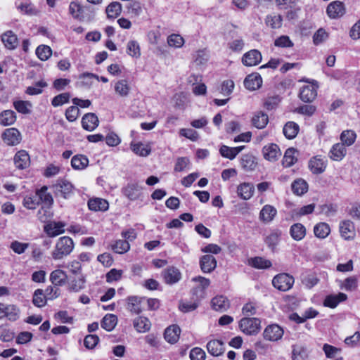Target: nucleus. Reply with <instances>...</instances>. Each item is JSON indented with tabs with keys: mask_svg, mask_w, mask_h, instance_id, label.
<instances>
[{
	"mask_svg": "<svg viewBox=\"0 0 360 360\" xmlns=\"http://www.w3.org/2000/svg\"><path fill=\"white\" fill-rule=\"evenodd\" d=\"M208 352L214 356L222 355L225 351L224 344L219 340H212L206 345Z\"/></svg>",
	"mask_w": 360,
	"mask_h": 360,
	"instance_id": "f3484780",
	"label": "nucleus"
},
{
	"mask_svg": "<svg viewBox=\"0 0 360 360\" xmlns=\"http://www.w3.org/2000/svg\"><path fill=\"white\" fill-rule=\"evenodd\" d=\"M167 43L171 47L180 48L184 45V39L179 34H172L168 37Z\"/></svg>",
	"mask_w": 360,
	"mask_h": 360,
	"instance_id": "0e129e2a",
	"label": "nucleus"
},
{
	"mask_svg": "<svg viewBox=\"0 0 360 360\" xmlns=\"http://www.w3.org/2000/svg\"><path fill=\"white\" fill-rule=\"evenodd\" d=\"M112 250L118 254H123L130 249L129 243L127 240H117L112 245Z\"/></svg>",
	"mask_w": 360,
	"mask_h": 360,
	"instance_id": "6e6d98bb",
	"label": "nucleus"
},
{
	"mask_svg": "<svg viewBox=\"0 0 360 360\" xmlns=\"http://www.w3.org/2000/svg\"><path fill=\"white\" fill-rule=\"evenodd\" d=\"M54 187L56 191L65 198H67L73 190V186L67 180H59Z\"/></svg>",
	"mask_w": 360,
	"mask_h": 360,
	"instance_id": "a878e982",
	"label": "nucleus"
},
{
	"mask_svg": "<svg viewBox=\"0 0 360 360\" xmlns=\"http://www.w3.org/2000/svg\"><path fill=\"white\" fill-rule=\"evenodd\" d=\"M308 353L307 349L300 345H293L292 352V360H307Z\"/></svg>",
	"mask_w": 360,
	"mask_h": 360,
	"instance_id": "de8ad7c7",
	"label": "nucleus"
},
{
	"mask_svg": "<svg viewBox=\"0 0 360 360\" xmlns=\"http://www.w3.org/2000/svg\"><path fill=\"white\" fill-rule=\"evenodd\" d=\"M265 22L271 28L278 29L282 25V18L280 15H268L265 19Z\"/></svg>",
	"mask_w": 360,
	"mask_h": 360,
	"instance_id": "bf43d9fd",
	"label": "nucleus"
},
{
	"mask_svg": "<svg viewBox=\"0 0 360 360\" xmlns=\"http://www.w3.org/2000/svg\"><path fill=\"white\" fill-rule=\"evenodd\" d=\"M340 236L346 240H352L356 236L354 223L350 220H344L339 226Z\"/></svg>",
	"mask_w": 360,
	"mask_h": 360,
	"instance_id": "1a4fd4ad",
	"label": "nucleus"
},
{
	"mask_svg": "<svg viewBox=\"0 0 360 360\" xmlns=\"http://www.w3.org/2000/svg\"><path fill=\"white\" fill-rule=\"evenodd\" d=\"M98 118L94 113H86L82 119V127L87 131L94 130L98 125Z\"/></svg>",
	"mask_w": 360,
	"mask_h": 360,
	"instance_id": "aec40b11",
	"label": "nucleus"
},
{
	"mask_svg": "<svg viewBox=\"0 0 360 360\" xmlns=\"http://www.w3.org/2000/svg\"><path fill=\"white\" fill-rule=\"evenodd\" d=\"M262 54L257 49H252L245 53L242 58V63L245 66H255L262 60Z\"/></svg>",
	"mask_w": 360,
	"mask_h": 360,
	"instance_id": "9d476101",
	"label": "nucleus"
},
{
	"mask_svg": "<svg viewBox=\"0 0 360 360\" xmlns=\"http://www.w3.org/2000/svg\"><path fill=\"white\" fill-rule=\"evenodd\" d=\"M108 18H115L122 12V5L117 1L110 3L105 9Z\"/></svg>",
	"mask_w": 360,
	"mask_h": 360,
	"instance_id": "603ef678",
	"label": "nucleus"
},
{
	"mask_svg": "<svg viewBox=\"0 0 360 360\" xmlns=\"http://www.w3.org/2000/svg\"><path fill=\"white\" fill-rule=\"evenodd\" d=\"M114 90L119 96L122 98L128 97L131 90L129 81L126 79L118 80L115 83Z\"/></svg>",
	"mask_w": 360,
	"mask_h": 360,
	"instance_id": "dca6fc26",
	"label": "nucleus"
},
{
	"mask_svg": "<svg viewBox=\"0 0 360 360\" xmlns=\"http://www.w3.org/2000/svg\"><path fill=\"white\" fill-rule=\"evenodd\" d=\"M327 13L330 18H336L345 13L344 5L341 1H335L330 3L327 7Z\"/></svg>",
	"mask_w": 360,
	"mask_h": 360,
	"instance_id": "412c9836",
	"label": "nucleus"
},
{
	"mask_svg": "<svg viewBox=\"0 0 360 360\" xmlns=\"http://www.w3.org/2000/svg\"><path fill=\"white\" fill-rule=\"evenodd\" d=\"M16 121L15 112L6 110L0 113V124L2 126L12 125Z\"/></svg>",
	"mask_w": 360,
	"mask_h": 360,
	"instance_id": "ea45409f",
	"label": "nucleus"
},
{
	"mask_svg": "<svg viewBox=\"0 0 360 360\" xmlns=\"http://www.w3.org/2000/svg\"><path fill=\"white\" fill-rule=\"evenodd\" d=\"M347 154V149L344 144L338 143L333 146L331 148L329 156L335 161H340L344 158Z\"/></svg>",
	"mask_w": 360,
	"mask_h": 360,
	"instance_id": "5701e85b",
	"label": "nucleus"
},
{
	"mask_svg": "<svg viewBox=\"0 0 360 360\" xmlns=\"http://www.w3.org/2000/svg\"><path fill=\"white\" fill-rule=\"evenodd\" d=\"M70 95L69 93H63L58 96H56L51 101V104L54 107L60 106L65 103L69 102Z\"/></svg>",
	"mask_w": 360,
	"mask_h": 360,
	"instance_id": "338daca9",
	"label": "nucleus"
},
{
	"mask_svg": "<svg viewBox=\"0 0 360 360\" xmlns=\"http://www.w3.org/2000/svg\"><path fill=\"white\" fill-rule=\"evenodd\" d=\"M1 138L8 146H16L21 141L20 132L15 128L6 129L2 134Z\"/></svg>",
	"mask_w": 360,
	"mask_h": 360,
	"instance_id": "423d86ee",
	"label": "nucleus"
},
{
	"mask_svg": "<svg viewBox=\"0 0 360 360\" xmlns=\"http://www.w3.org/2000/svg\"><path fill=\"white\" fill-rule=\"evenodd\" d=\"M15 109L20 113L29 114L32 104L29 101H16L13 103Z\"/></svg>",
	"mask_w": 360,
	"mask_h": 360,
	"instance_id": "e2e57ef3",
	"label": "nucleus"
},
{
	"mask_svg": "<svg viewBox=\"0 0 360 360\" xmlns=\"http://www.w3.org/2000/svg\"><path fill=\"white\" fill-rule=\"evenodd\" d=\"M358 281L357 278L354 276L349 277L341 281L340 288L347 291H353L357 288Z\"/></svg>",
	"mask_w": 360,
	"mask_h": 360,
	"instance_id": "5fc2aeb1",
	"label": "nucleus"
},
{
	"mask_svg": "<svg viewBox=\"0 0 360 360\" xmlns=\"http://www.w3.org/2000/svg\"><path fill=\"white\" fill-rule=\"evenodd\" d=\"M269 122L268 115L262 112H256L252 117V124L257 129H264Z\"/></svg>",
	"mask_w": 360,
	"mask_h": 360,
	"instance_id": "c756f323",
	"label": "nucleus"
},
{
	"mask_svg": "<svg viewBox=\"0 0 360 360\" xmlns=\"http://www.w3.org/2000/svg\"><path fill=\"white\" fill-rule=\"evenodd\" d=\"M20 314V310L17 305L0 302V319L6 318L11 321H15L19 319Z\"/></svg>",
	"mask_w": 360,
	"mask_h": 360,
	"instance_id": "20e7f679",
	"label": "nucleus"
},
{
	"mask_svg": "<svg viewBox=\"0 0 360 360\" xmlns=\"http://www.w3.org/2000/svg\"><path fill=\"white\" fill-rule=\"evenodd\" d=\"M309 167L314 174H321L326 169V165L320 157L312 158L309 162Z\"/></svg>",
	"mask_w": 360,
	"mask_h": 360,
	"instance_id": "2f4dec72",
	"label": "nucleus"
},
{
	"mask_svg": "<svg viewBox=\"0 0 360 360\" xmlns=\"http://www.w3.org/2000/svg\"><path fill=\"white\" fill-rule=\"evenodd\" d=\"M108 202L102 198L91 199L88 202V207L93 211H105L108 209Z\"/></svg>",
	"mask_w": 360,
	"mask_h": 360,
	"instance_id": "f704fd0d",
	"label": "nucleus"
},
{
	"mask_svg": "<svg viewBox=\"0 0 360 360\" xmlns=\"http://www.w3.org/2000/svg\"><path fill=\"white\" fill-rule=\"evenodd\" d=\"M297 150L293 148H288L284 154L283 158V165L286 167H290L293 165L296 161L297 158L295 156V153Z\"/></svg>",
	"mask_w": 360,
	"mask_h": 360,
	"instance_id": "09e8293b",
	"label": "nucleus"
},
{
	"mask_svg": "<svg viewBox=\"0 0 360 360\" xmlns=\"http://www.w3.org/2000/svg\"><path fill=\"white\" fill-rule=\"evenodd\" d=\"M142 298L131 296L127 298V309L132 314H139L142 311L141 303Z\"/></svg>",
	"mask_w": 360,
	"mask_h": 360,
	"instance_id": "72a5a7b5",
	"label": "nucleus"
},
{
	"mask_svg": "<svg viewBox=\"0 0 360 360\" xmlns=\"http://www.w3.org/2000/svg\"><path fill=\"white\" fill-rule=\"evenodd\" d=\"M244 148V146L238 147H229L223 145L219 149V153L224 158L233 160Z\"/></svg>",
	"mask_w": 360,
	"mask_h": 360,
	"instance_id": "473e14b6",
	"label": "nucleus"
},
{
	"mask_svg": "<svg viewBox=\"0 0 360 360\" xmlns=\"http://www.w3.org/2000/svg\"><path fill=\"white\" fill-rule=\"evenodd\" d=\"M65 224L63 222H52L44 226V231L50 237H55L65 232Z\"/></svg>",
	"mask_w": 360,
	"mask_h": 360,
	"instance_id": "393cba45",
	"label": "nucleus"
},
{
	"mask_svg": "<svg viewBox=\"0 0 360 360\" xmlns=\"http://www.w3.org/2000/svg\"><path fill=\"white\" fill-rule=\"evenodd\" d=\"M290 235L295 240H301L306 235V229L304 225L300 223H296L290 227Z\"/></svg>",
	"mask_w": 360,
	"mask_h": 360,
	"instance_id": "58836bf2",
	"label": "nucleus"
},
{
	"mask_svg": "<svg viewBox=\"0 0 360 360\" xmlns=\"http://www.w3.org/2000/svg\"><path fill=\"white\" fill-rule=\"evenodd\" d=\"M240 164L243 169L251 171L255 169L257 165L255 158L250 154H245L242 156Z\"/></svg>",
	"mask_w": 360,
	"mask_h": 360,
	"instance_id": "c03bdc74",
	"label": "nucleus"
},
{
	"mask_svg": "<svg viewBox=\"0 0 360 360\" xmlns=\"http://www.w3.org/2000/svg\"><path fill=\"white\" fill-rule=\"evenodd\" d=\"M248 264L254 268L259 269H268L272 265L270 260L261 257L250 258L248 259Z\"/></svg>",
	"mask_w": 360,
	"mask_h": 360,
	"instance_id": "e433bc0d",
	"label": "nucleus"
},
{
	"mask_svg": "<svg viewBox=\"0 0 360 360\" xmlns=\"http://www.w3.org/2000/svg\"><path fill=\"white\" fill-rule=\"evenodd\" d=\"M133 326L138 333H146L150 330L151 322L147 317L140 316L134 320Z\"/></svg>",
	"mask_w": 360,
	"mask_h": 360,
	"instance_id": "4be33fe9",
	"label": "nucleus"
},
{
	"mask_svg": "<svg viewBox=\"0 0 360 360\" xmlns=\"http://www.w3.org/2000/svg\"><path fill=\"white\" fill-rule=\"evenodd\" d=\"M211 303L212 308L216 311H224L229 307V300L222 295L214 297Z\"/></svg>",
	"mask_w": 360,
	"mask_h": 360,
	"instance_id": "4c0bfd02",
	"label": "nucleus"
},
{
	"mask_svg": "<svg viewBox=\"0 0 360 360\" xmlns=\"http://www.w3.org/2000/svg\"><path fill=\"white\" fill-rule=\"evenodd\" d=\"M74 249V242L68 236L60 237L52 251L51 256L55 260H60L69 255Z\"/></svg>",
	"mask_w": 360,
	"mask_h": 360,
	"instance_id": "f257e3e1",
	"label": "nucleus"
},
{
	"mask_svg": "<svg viewBox=\"0 0 360 360\" xmlns=\"http://www.w3.org/2000/svg\"><path fill=\"white\" fill-rule=\"evenodd\" d=\"M314 232L316 237L325 238L329 235L330 229L328 224L321 222L314 226Z\"/></svg>",
	"mask_w": 360,
	"mask_h": 360,
	"instance_id": "3c124183",
	"label": "nucleus"
},
{
	"mask_svg": "<svg viewBox=\"0 0 360 360\" xmlns=\"http://www.w3.org/2000/svg\"><path fill=\"white\" fill-rule=\"evenodd\" d=\"M14 165L18 169H25L30 165V158L25 150L18 151L13 158Z\"/></svg>",
	"mask_w": 360,
	"mask_h": 360,
	"instance_id": "9b49d317",
	"label": "nucleus"
},
{
	"mask_svg": "<svg viewBox=\"0 0 360 360\" xmlns=\"http://www.w3.org/2000/svg\"><path fill=\"white\" fill-rule=\"evenodd\" d=\"M142 187L138 183L129 184L123 188L124 195L131 200H136L141 195Z\"/></svg>",
	"mask_w": 360,
	"mask_h": 360,
	"instance_id": "2eb2a0df",
	"label": "nucleus"
},
{
	"mask_svg": "<svg viewBox=\"0 0 360 360\" xmlns=\"http://www.w3.org/2000/svg\"><path fill=\"white\" fill-rule=\"evenodd\" d=\"M261 321L257 318L245 317L239 321L240 330L248 335H255L260 330Z\"/></svg>",
	"mask_w": 360,
	"mask_h": 360,
	"instance_id": "7ed1b4c3",
	"label": "nucleus"
},
{
	"mask_svg": "<svg viewBox=\"0 0 360 360\" xmlns=\"http://www.w3.org/2000/svg\"><path fill=\"white\" fill-rule=\"evenodd\" d=\"M47 298L41 289L36 290L32 296V303L37 307H43L46 304Z\"/></svg>",
	"mask_w": 360,
	"mask_h": 360,
	"instance_id": "a18cd8bd",
	"label": "nucleus"
},
{
	"mask_svg": "<svg viewBox=\"0 0 360 360\" xmlns=\"http://www.w3.org/2000/svg\"><path fill=\"white\" fill-rule=\"evenodd\" d=\"M127 53L136 58L141 56L140 47L137 41L131 40L127 43Z\"/></svg>",
	"mask_w": 360,
	"mask_h": 360,
	"instance_id": "69168bd1",
	"label": "nucleus"
},
{
	"mask_svg": "<svg viewBox=\"0 0 360 360\" xmlns=\"http://www.w3.org/2000/svg\"><path fill=\"white\" fill-rule=\"evenodd\" d=\"M356 139V134L353 130H345L340 134L341 143L346 146L353 145Z\"/></svg>",
	"mask_w": 360,
	"mask_h": 360,
	"instance_id": "37998d69",
	"label": "nucleus"
},
{
	"mask_svg": "<svg viewBox=\"0 0 360 360\" xmlns=\"http://www.w3.org/2000/svg\"><path fill=\"white\" fill-rule=\"evenodd\" d=\"M117 323V318L114 314L105 315L101 323V326L108 331L112 330Z\"/></svg>",
	"mask_w": 360,
	"mask_h": 360,
	"instance_id": "8fccbe9b",
	"label": "nucleus"
},
{
	"mask_svg": "<svg viewBox=\"0 0 360 360\" xmlns=\"http://www.w3.org/2000/svg\"><path fill=\"white\" fill-rule=\"evenodd\" d=\"M277 214L276 209L270 205H264L260 211L259 219L264 223L271 222Z\"/></svg>",
	"mask_w": 360,
	"mask_h": 360,
	"instance_id": "bb28decb",
	"label": "nucleus"
},
{
	"mask_svg": "<svg viewBox=\"0 0 360 360\" xmlns=\"http://www.w3.org/2000/svg\"><path fill=\"white\" fill-rule=\"evenodd\" d=\"M1 41L4 46L10 50L15 49L18 45L17 36L11 30L6 31L2 34Z\"/></svg>",
	"mask_w": 360,
	"mask_h": 360,
	"instance_id": "b1692460",
	"label": "nucleus"
},
{
	"mask_svg": "<svg viewBox=\"0 0 360 360\" xmlns=\"http://www.w3.org/2000/svg\"><path fill=\"white\" fill-rule=\"evenodd\" d=\"M264 158L269 161H276L281 155L279 147L276 143H269L262 149Z\"/></svg>",
	"mask_w": 360,
	"mask_h": 360,
	"instance_id": "f8f14e48",
	"label": "nucleus"
},
{
	"mask_svg": "<svg viewBox=\"0 0 360 360\" xmlns=\"http://www.w3.org/2000/svg\"><path fill=\"white\" fill-rule=\"evenodd\" d=\"M47 187L43 186L40 190L37 191L36 195L39 201L46 204L51 205L53 203L52 195L47 192Z\"/></svg>",
	"mask_w": 360,
	"mask_h": 360,
	"instance_id": "4d7b16f0",
	"label": "nucleus"
},
{
	"mask_svg": "<svg viewBox=\"0 0 360 360\" xmlns=\"http://www.w3.org/2000/svg\"><path fill=\"white\" fill-rule=\"evenodd\" d=\"M317 84L314 83L304 85L300 91V99L305 103L312 102L317 96Z\"/></svg>",
	"mask_w": 360,
	"mask_h": 360,
	"instance_id": "0eeeda50",
	"label": "nucleus"
},
{
	"mask_svg": "<svg viewBox=\"0 0 360 360\" xmlns=\"http://www.w3.org/2000/svg\"><path fill=\"white\" fill-rule=\"evenodd\" d=\"M70 13L80 21H91L94 18L89 7L83 6L77 2H71L69 6Z\"/></svg>",
	"mask_w": 360,
	"mask_h": 360,
	"instance_id": "f03ea898",
	"label": "nucleus"
},
{
	"mask_svg": "<svg viewBox=\"0 0 360 360\" xmlns=\"http://www.w3.org/2000/svg\"><path fill=\"white\" fill-rule=\"evenodd\" d=\"M47 84L44 80H41L36 83L34 86L27 88L26 93L29 95H38L42 92V89L46 87Z\"/></svg>",
	"mask_w": 360,
	"mask_h": 360,
	"instance_id": "774afa93",
	"label": "nucleus"
},
{
	"mask_svg": "<svg viewBox=\"0 0 360 360\" xmlns=\"http://www.w3.org/2000/svg\"><path fill=\"white\" fill-rule=\"evenodd\" d=\"M347 299L346 294L343 292H339L337 295H330L326 297L324 300V305L328 307L335 308L338 304Z\"/></svg>",
	"mask_w": 360,
	"mask_h": 360,
	"instance_id": "7c9ffc66",
	"label": "nucleus"
},
{
	"mask_svg": "<svg viewBox=\"0 0 360 360\" xmlns=\"http://www.w3.org/2000/svg\"><path fill=\"white\" fill-rule=\"evenodd\" d=\"M88 164V158L82 155H75L71 160L72 167L76 169H83Z\"/></svg>",
	"mask_w": 360,
	"mask_h": 360,
	"instance_id": "864d4df0",
	"label": "nucleus"
},
{
	"mask_svg": "<svg viewBox=\"0 0 360 360\" xmlns=\"http://www.w3.org/2000/svg\"><path fill=\"white\" fill-rule=\"evenodd\" d=\"M300 130L299 125L294 122H288L283 127V132L288 139H292L297 135Z\"/></svg>",
	"mask_w": 360,
	"mask_h": 360,
	"instance_id": "c9c22d12",
	"label": "nucleus"
},
{
	"mask_svg": "<svg viewBox=\"0 0 360 360\" xmlns=\"http://www.w3.org/2000/svg\"><path fill=\"white\" fill-rule=\"evenodd\" d=\"M131 149L132 151L138 155L146 157L148 156L150 153V148L143 143H131Z\"/></svg>",
	"mask_w": 360,
	"mask_h": 360,
	"instance_id": "49530a36",
	"label": "nucleus"
},
{
	"mask_svg": "<svg viewBox=\"0 0 360 360\" xmlns=\"http://www.w3.org/2000/svg\"><path fill=\"white\" fill-rule=\"evenodd\" d=\"M294 281L292 276L288 274H280L274 276L272 284L279 290L287 291L292 287Z\"/></svg>",
	"mask_w": 360,
	"mask_h": 360,
	"instance_id": "39448f33",
	"label": "nucleus"
},
{
	"mask_svg": "<svg viewBox=\"0 0 360 360\" xmlns=\"http://www.w3.org/2000/svg\"><path fill=\"white\" fill-rule=\"evenodd\" d=\"M86 279L84 276L74 278L68 283V289L70 292H77L85 287Z\"/></svg>",
	"mask_w": 360,
	"mask_h": 360,
	"instance_id": "79ce46f5",
	"label": "nucleus"
},
{
	"mask_svg": "<svg viewBox=\"0 0 360 360\" xmlns=\"http://www.w3.org/2000/svg\"><path fill=\"white\" fill-rule=\"evenodd\" d=\"M181 328L177 325H172L165 329L164 338L167 342L174 344L179 340Z\"/></svg>",
	"mask_w": 360,
	"mask_h": 360,
	"instance_id": "a211bd4d",
	"label": "nucleus"
},
{
	"mask_svg": "<svg viewBox=\"0 0 360 360\" xmlns=\"http://www.w3.org/2000/svg\"><path fill=\"white\" fill-rule=\"evenodd\" d=\"M283 333V328L278 325L271 324L266 327L263 332V336L266 340L275 342L282 338Z\"/></svg>",
	"mask_w": 360,
	"mask_h": 360,
	"instance_id": "6e6552de",
	"label": "nucleus"
},
{
	"mask_svg": "<svg viewBox=\"0 0 360 360\" xmlns=\"http://www.w3.org/2000/svg\"><path fill=\"white\" fill-rule=\"evenodd\" d=\"M68 276L63 270L56 269L50 274V281L55 286H62L66 283Z\"/></svg>",
	"mask_w": 360,
	"mask_h": 360,
	"instance_id": "cd10ccee",
	"label": "nucleus"
},
{
	"mask_svg": "<svg viewBox=\"0 0 360 360\" xmlns=\"http://www.w3.org/2000/svg\"><path fill=\"white\" fill-rule=\"evenodd\" d=\"M200 266L202 272L211 273L217 267V260L211 255H205L200 259Z\"/></svg>",
	"mask_w": 360,
	"mask_h": 360,
	"instance_id": "ddd939ff",
	"label": "nucleus"
},
{
	"mask_svg": "<svg viewBox=\"0 0 360 360\" xmlns=\"http://www.w3.org/2000/svg\"><path fill=\"white\" fill-rule=\"evenodd\" d=\"M291 188L293 193L302 195L308 191V184L304 180L298 179L292 182Z\"/></svg>",
	"mask_w": 360,
	"mask_h": 360,
	"instance_id": "a19ab883",
	"label": "nucleus"
},
{
	"mask_svg": "<svg viewBox=\"0 0 360 360\" xmlns=\"http://www.w3.org/2000/svg\"><path fill=\"white\" fill-rule=\"evenodd\" d=\"M255 187L250 183L240 184L237 188L238 195L243 200H249L254 193Z\"/></svg>",
	"mask_w": 360,
	"mask_h": 360,
	"instance_id": "c85d7f7f",
	"label": "nucleus"
},
{
	"mask_svg": "<svg viewBox=\"0 0 360 360\" xmlns=\"http://www.w3.org/2000/svg\"><path fill=\"white\" fill-rule=\"evenodd\" d=\"M262 79L257 73H253L246 77L244 80V85L246 89L254 91L261 87Z\"/></svg>",
	"mask_w": 360,
	"mask_h": 360,
	"instance_id": "6ab92c4d",
	"label": "nucleus"
},
{
	"mask_svg": "<svg viewBox=\"0 0 360 360\" xmlns=\"http://www.w3.org/2000/svg\"><path fill=\"white\" fill-rule=\"evenodd\" d=\"M281 236V231L276 230L271 232L266 238L265 242L271 250H274L276 246L278 245Z\"/></svg>",
	"mask_w": 360,
	"mask_h": 360,
	"instance_id": "13d9d810",
	"label": "nucleus"
},
{
	"mask_svg": "<svg viewBox=\"0 0 360 360\" xmlns=\"http://www.w3.org/2000/svg\"><path fill=\"white\" fill-rule=\"evenodd\" d=\"M36 54L41 60H46L52 54L51 49L49 46L40 45L37 48Z\"/></svg>",
	"mask_w": 360,
	"mask_h": 360,
	"instance_id": "680f3d73",
	"label": "nucleus"
},
{
	"mask_svg": "<svg viewBox=\"0 0 360 360\" xmlns=\"http://www.w3.org/2000/svg\"><path fill=\"white\" fill-rule=\"evenodd\" d=\"M209 55L205 50H198L193 56L194 63L198 65H203L208 60Z\"/></svg>",
	"mask_w": 360,
	"mask_h": 360,
	"instance_id": "052dcab7",
	"label": "nucleus"
},
{
	"mask_svg": "<svg viewBox=\"0 0 360 360\" xmlns=\"http://www.w3.org/2000/svg\"><path fill=\"white\" fill-rule=\"evenodd\" d=\"M163 278L166 283L172 285L177 283L181 278V274L178 269L170 266L162 272Z\"/></svg>",
	"mask_w": 360,
	"mask_h": 360,
	"instance_id": "4468645a",
	"label": "nucleus"
}]
</instances>
